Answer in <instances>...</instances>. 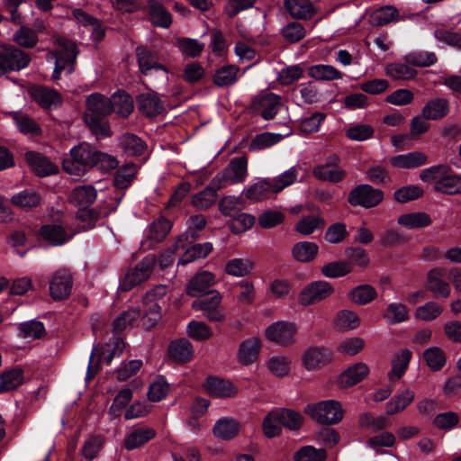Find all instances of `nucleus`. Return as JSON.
<instances>
[{
	"label": "nucleus",
	"mask_w": 461,
	"mask_h": 461,
	"mask_svg": "<svg viewBox=\"0 0 461 461\" xmlns=\"http://www.w3.org/2000/svg\"><path fill=\"white\" fill-rule=\"evenodd\" d=\"M20 336L27 339H41L45 335V329L42 322L38 321H30L19 325Z\"/></svg>",
	"instance_id": "nucleus-58"
},
{
	"label": "nucleus",
	"mask_w": 461,
	"mask_h": 461,
	"mask_svg": "<svg viewBox=\"0 0 461 461\" xmlns=\"http://www.w3.org/2000/svg\"><path fill=\"white\" fill-rule=\"evenodd\" d=\"M332 359L331 351L325 347H311L302 357L307 370H314L328 365Z\"/></svg>",
	"instance_id": "nucleus-14"
},
{
	"label": "nucleus",
	"mask_w": 461,
	"mask_h": 461,
	"mask_svg": "<svg viewBox=\"0 0 461 461\" xmlns=\"http://www.w3.org/2000/svg\"><path fill=\"white\" fill-rule=\"evenodd\" d=\"M445 276L444 269L436 268L429 272L427 278V288L435 296L447 298L450 294V286L442 277Z\"/></svg>",
	"instance_id": "nucleus-23"
},
{
	"label": "nucleus",
	"mask_w": 461,
	"mask_h": 461,
	"mask_svg": "<svg viewBox=\"0 0 461 461\" xmlns=\"http://www.w3.org/2000/svg\"><path fill=\"white\" fill-rule=\"evenodd\" d=\"M139 109L147 116H156L164 110V104L155 93H144L137 99Z\"/></svg>",
	"instance_id": "nucleus-24"
},
{
	"label": "nucleus",
	"mask_w": 461,
	"mask_h": 461,
	"mask_svg": "<svg viewBox=\"0 0 461 461\" xmlns=\"http://www.w3.org/2000/svg\"><path fill=\"white\" fill-rule=\"evenodd\" d=\"M73 279L69 270H57L50 282V296L55 301L66 300L71 294Z\"/></svg>",
	"instance_id": "nucleus-10"
},
{
	"label": "nucleus",
	"mask_w": 461,
	"mask_h": 461,
	"mask_svg": "<svg viewBox=\"0 0 461 461\" xmlns=\"http://www.w3.org/2000/svg\"><path fill=\"white\" fill-rule=\"evenodd\" d=\"M408 317L406 306L397 303H390L384 313V318L386 319L390 324L402 322L406 321Z\"/></svg>",
	"instance_id": "nucleus-64"
},
{
	"label": "nucleus",
	"mask_w": 461,
	"mask_h": 461,
	"mask_svg": "<svg viewBox=\"0 0 461 461\" xmlns=\"http://www.w3.org/2000/svg\"><path fill=\"white\" fill-rule=\"evenodd\" d=\"M319 251L317 244L309 241L297 242L292 249L294 258L299 262L308 263L312 261Z\"/></svg>",
	"instance_id": "nucleus-38"
},
{
	"label": "nucleus",
	"mask_w": 461,
	"mask_h": 461,
	"mask_svg": "<svg viewBox=\"0 0 461 461\" xmlns=\"http://www.w3.org/2000/svg\"><path fill=\"white\" fill-rule=\"evenodd\" d=\"M167 352L169 358L178 364L187 363L194 357V348L186 339L172 341L168 346Z\"/></svg>",
	"instance_id": "nucleus-18"
},
{
	"label": "nucleus",
	"mask_w": 461,
	"mask_h": 461,
	"mask_svg": "<svg viewBox=\"0 0 461 461\" xmlns=\"http://www.w3.org/2000/svg\"><path fill=\"white\" fill-rule=\"evenodd\" d=\"M77 54L78 50L75 43L67 39L58 38L56 40L55 50L51 52L55 59L52 78L59 79L62 73L71 74L75 68Z\"/></svg>",
	"instance_id": "nucleus-3"
},
{
	"label": "nucleus",
	"mask_w": 461,
	"mask_h": 461,
	"mask_svg": "<svg viewBox=\"0 0 461 461\" xmlns=\"http://www.w3.org/2000/svg\"><path fill=\"white\" fill-rule=\"evenodd\" d=\"M295 333V325L285 321L275 322L266 330V337L283 347L294 343Z\"/></svg>",
	"instance_id": "nucleus-12"
},
{
	"label": "nucleus",
	"mask_w": 461,
	"mask_h": 461,
	"mask_svg": "<svg viewBox=\"0 0 461 461\" xmlns=\"http://www.w3.org/2000/svg\"><path fill=\"white\" fill-rule=\"evenodd\" d=\"M304 412L313 420L322 425L337 424L344 417L342 406L336 400H326L308 404L304 409Z\"/></svg>",
	"instance_id": "nucleus-4"
},
{
	"label": "nucleus",
	"mask_w": 461,
	"mask_h": 461,
	"mask_svg": "<svg viewBox=\"0 0 461 461\" xmlns=\"http://www.w3.org/2000/svg\"><path fill=\"white\" fill-rule=\"evenodd\" d=\"M143 316L142 325L145 329L149 330L156 326L161 319V306L158 302H149L143 298Z\"/></svg>",
	"instance_id": "nucleus-34"
},
{
	"label": "nucleus",
	"mask_w": 461,
	"mask_h": 461,
	"mask_svg": "<svg viewBox=\"0 0 461 461\" xmlns=\"http://www.w3.org/2000/svg\"><path fill=\"white\" fill-rule=\"evenodd\" d=\"M311 77L319 81L337 80L342 77V73L330 65H313L308 68Z\"/></svg>",
	"instance_id": "nucleus-42"
},
{
	"label": "nucleus",
	"mask_w": 461,
	"mask_h": 461,
	"mask_svg": "<svg viewBox=\"0 0 461 461\" xmlns=\"http://www.w3.org/2000/svg\"><path fill=\"white\" fill-rule=\"evenodd\" d=\"M104 440L101 436L92 435L84 443L81 448V455L92 461L95 459L103 448Z\"/></svg>",
	"instance_id": "nucleus-60"
},
{
	"label": "nucleus",
	"mask_w": 461,
	"mask_h": 461,
	"mask_svg": "<svg viewBox=\"0 0 461 461\" xmlns=\"http://www.w3.org/2000/svg\"><path fill=\"white\" fill-rule=\"evenodd\" d=\"M221 302L220 293L212 290L206 296L194 301L192 307L196 311H202L208 321L221 322L224 321Z\"/></svg>",
	"instance_id": "nucleus-8"
},
{
	"label": "nucleus",
	"mask_w": 461,
	"mask_h": 461,
	"mask_svg": "<svg viewBox=\"0 0 461 461\" xmlns=\"http://www.w3.org/2000/svg\"><path fill=\"white\" fill-rule=\"evenodd\" d=\"M138 167L132 163H127L122 167L114 176V185L117 188L124 189L131 185L136 176Z\"/></svg>",
	"instance_id": "nucleus-54"
},
{
	"label": "nucleus",
	"mask_w": 461,
	"mask_h": 461,
	"mask_svg": "<svg viewBox=\"0 0 461 461\" xmlns=\"http://www.w3.org/2000/svg\"><path fill=\"white\" fill-rule=\"evenodd\" d=\"M414 400V392L406 389L402 393L394 395L386 403V413L393 415L405 410V408Z\"/></svg>",
	"instance_id": "nucleus-41"
},
{
	"label": "nucleus",
	"mask_w": 461,
	"mask_h": 461,
	"mask_svg": "<svg viewBox=\"0 0 461 461\" xmlns=\"http://www.w3.org/2000/svg\"><path fill=\"white\" fill-rule=\"evenodd\" d=\"M118 161L111 155L97 150L87 142L74 146L62 161L63 169L72 176L80 177L94 167L103 170L116 167Z\"/></svg>",
	"instance_id": "nucleus-1"
},
{
	"label": "nucleus",
	"mask_w": 461,
	"mask_h": 461,
	"mask_svg": "<svg viewBox=\"0 0 461 461\" xmlns=\"http://www.w3.org/2000/svg\"><path fill=\"white\" fill-rule=\"evenodd\" d=\"M334 289L326 281H316L305 286L299 295V302L302 305H312L329 297Z\"/></svg>",
	"instance_id": "nucleus-11"
},
{
	"label": "nucleus",
	"mask_w": 461,
	"mask_h": 461,
	"mask_svg": "<svg viewBox=\"0 0 461 461\" xmlns=\"http://www.w3.org/2000/svg\"><path fill=\"white\" fill-rule=\"evenodd\" d=\"M369 374V368L365 363H357L348 367L339 377L340 388H348L364 380Z\"/></svg>",
	"instance_id": "nucleus-16"
},
{
	"label": "nucleus",
	"mask_w": 461,
	"mask_h": 461,
	"mask_svg": "<svg viewBox=\"0 0 461 461\" xmlns=\"http://www.w3.org/2000/svg\"><path fill=\"white\" fill-rule=\"evenodd\" d=\"M220 189L222 188L214 186L212 180L207 187L193 196L192 204L200 210L210 208L216 202L217 191Z\"/></svg>",
	"instance_id": "nucleus-36"
},
{
	"label": "nucleus",
	"mask_w": 461,
	"mask_h": 461,
	"mask_svg": "<svg viewBox=\"0 0 461 461\" xmlns=\"http://www.w3.org/2000/svg\"><path fill=\"white\" fill-rule=\"evenodd\" d=\"M73 16L80 24L90 29L91 37L94 41H99L103 39L104 36V30L96 19L84 13L80 9L74 10Z\"/></svg>",
	"instance_id": "nucleus-33"
},
{
	"label": "nucleus",
	"mask_w": 461,
	"mask_h": 461,
	"mask_svg": "<svg viewBox=\"0 0 461 461\" xmlns=\"http://www.w3.org/2000/svg\"><path fill=\"white\" fill-rule=\"evenodd\" d=\"M385 74L396 80H410L416 77L417 71L405 63L392 62L385 66Z\"/></svg>",
	"instance_id": "nucleus-40"
},
{
	"label": "nucleus",
	"mask_w": 461,
	"mask_h": 461,
	"mask_svg": "<svg viewBox=\"0 0 461 461\" xmlns=\"http://www.w3.org/2000/svg\"><path fill=\"white\" fill-rule=\"evenodd\" d=\"M25 158L32 170L39 176H47L58 172V167L39 153L26 152Z\"/></svg>",
	"instance_id": "nucleus-20"
},
{
	"label": "nucleus",
	"mask_w": 461,
	"mask_h": 461,
	"mask_svg": "<svg viewBox=\"0 0 461 461\" xmlns=\"http://www.w3.org/2000/svg\"><path fill=\"white\" fill-rule=\"evenodd\" d=\"M275 412L281 423V426L291 430H297L301 428L303 419L298 412L289 409H278L275 410Z\"/></svg>",
	"instance_id": "nucleus-52"
},
{
	"label": "nucleus",
	"mask_w": 461,
	"mask_h": 461,
	"mask_svg": "<svg viewBox=\"0 0 461 461\" xmlns=\"http://www.w3.org/2000/svg\"><path fill=\"white\" fill-rule=\"evenodd\" d=\"M248 175V162L244 157L232 158L221 173L212 178V185L224 188L245 181Z\"/></svg>",
	"instance_id": "nucleus-5"
},
{
	"label": "nucleus",
	"mask_w": 461,
	"mask_h": 461,
	"mask_svg": "<svg viewBox=\"0 0 461 461\" xmlns=\"http://www.w3.org/2000/svg\"><path fill=\"white\" fill-rule=\"evenodd\" d=\"M113 112L122 117H127L133 111L132 98L126 93H116L111 98Z\"/></svg>",
	"instance_id": "nucleus-50"
},
{
	"label": "nucleus",
	"mask_w": 461,
	"mask_h": 461,
	"mask_svg": "<svg viewBox=\"0 0 461 461\" xmlns=\"http://www.w3.org/2000/svg\"><path fill=\"white\" fill-rule=\"evenodd\" d=\"M327 452L324 448H315L312 446H305L298 449L294 456V461H325Z\"/></svg>",
	"instance_id": "nucleus-56"
},
{
	"label": "nucleus",
	"mask_w": 461,
	"mask_h": 461,
	"mask_svg": "<svg viewBox=\"0 0 461 461\" xmlns=\"http://www.w3.org/2000/svg\"><path fill=\"white\" fill-rule=\"evenodd\" d=\"M30 60L29 55L14 46H0V76L26 68Z\"/></svg>",
	"instance_id": "nucleus-7"
},
{
	"label": "nucleus",
	"mask_w": 461,
	"mask_h": 461,
	"mask_svg": "<svg viewBox=\"0 0 461 461\" xmlns=\"http://www.w3.org/2000/svg\"><path fill=\"white\" fill-rule=\"evenodd\" d=\"M140 312L138 309H128L122 312L113 322V329L115 333L123 331L127 327L140 317Z\"/></svg>",
	"instance_id": "nucleus-63"
},
{
	"label": "nucleus",
	"mask_w": 461,
	"mask_h": 461,
	"mask_svg": "<svg viewBox=\"0 0 461 461\" xmlns=\"http://www.w3.org/2000/svg\"><path fill=\"white\" fill-rule=\"evenodd\" d=\"M205 388L213 397H233L238 393V388L231 382L213 376L206 379Z\"/></svg>",
	"instance_id": "nucleus-19"
},
{
	"label": "nucleus",
	"mask_w": 461,
	"mask_h": 461,
	"mask_svg": "<svg viewBox=\"0 0 461 461\" xmlns=\"http://www.w3.org/2000/svg\"><path fill=\"white\" fill-rule=\"evenodd\" d=\"M11 202L17 207L29 209L38 206L41 202V197L34 191L24 190L13 195Z\"/></svg>",
	"instance_id": "nucleus-51"
},
{
	"label": "nucleus",
	"mask_w": 461,
	"mask_h": 461,
	"mask_svg": "<svg viewBox=\"0 0 461 461\" xmlns=\"http://www.w3.org/2000/svg\"><path fill=\"white\" fill-rule=\"evenodd\" d=\"M120 145L126 156L139 157L144 154L147 149L146 143L138 136L131 133L124 134Z\"/></svg>",
	"instance_id": "nucleus-31"
},
{
	"label": "nucleus",
	"mask_w": 461,
	"mask_h": 461,
	"mask_svg": "<svg viewBox=\"0 0 461 461\" xmlns=\"http://www.w3.org/2000/svg\"><path fill=\"white\" fill-rule=\"evenodd\" d=\"M156 436L155 429L151 428H139L130 433L124 439V447L128 450L140 447Z\"/></svg>",
	"instance_id": "nucleus-30"
},
{
	"label": "nucleus",
	"mask_w": 461,
	"mask_h": 461,
	"mask_svg": "<svg viewBox=\"0 0 461 461\" xmlns=\"http://www.w3.org/2000/svg\"><path fill=\"white\" fill-rule=\"evenodd\" d=\"M253 106L264 119L270 120L279 110L280 96L273 93L263 92L254 99Z\"/></svg>",
	"instance_id": "nucleus-13"
},
{
	"label": "nucleus",
	"mask_w": 461,
	"mask_h": 461,
	"mask_svg": "<svg viewBox=\"0 0 461 461\" xmlns=\"http://www.w3.org/2000/svg\"><path fill=\"white\" fill-rule=\"evenodd\" d=\"M240 68L236 66H226L218 69L213 82L218 86H227L235 83L239 78Z\"/></svg>",
	"instance_id": "nucleus-55"
},
{
	"label": "nucleus",
	"mask_w": 461,
	"mask_h": 461,
	"mask_svg": "<svg viewBox=\"0 0 461 461\" xmlns=\"http://www.w3.org/2000/svg\"><path fill=\"white\" fill-rule=\"evenodd\" d=\"M449 102L445 98L429 100L422 108L421 114L427 120H440L449 113Z\"/></svg>",
	"instance_id": "nucleus-25"
},
{
	"label": "nucleus",
	"mask_w": 461,
	"mask_h": 461,
	"mask_svg": "<svg viewBox=\"0 0 461 461\" xmlns=\"http://www.w3.org/2000/svg\"><path fill=\"white\" fill-rule=\"evenodd\" d=\"M430 216L424 212H415L401 215L397 222L405 229H422L431 223Z\"/></svg>",
	"instance_id": "nucleus-28"
},
{
	"label": "nucleus",
	"mask_w": 461,
	"mask_h": 461,
	"mask_svg": "<svg viewBox=\"0 0 461 461\" xmlns=\"http://www.w3.org/2000/svg\"><path fill=\"white\" fill-rule=\"evenodd\" d=\"M285 6L295 19H306L313 13V6L309 0H285Z\"/></svg>",
	"instance_id": "nucleus-39"
},
{
	"label": "nucleus",
	"mask_w": 461,
	"mask_h": 461,
	"mask_svg": "<svg viewBox=\"0 0 461 461\" xmlns=\"http://www.w3.org/2000/svg\"><path fill=\"white\" fill-rule=\"evenodd\" d=\"M125 344L123 340L120 338H115L101 348H95L91 354L86 379H93L98 371L97 366H94L93 364L95 357H97L98 362H104L108 365L112 362L113 357L122 353Z\"/></svg>",
	"instance_id": "nucleus-6"
},
{
	"label": "nucleus",
	"mask_w": 461,
	"mask_h": 461,
	"mask_svg": "<svg viewBox=\"0 0 461 461\" xmlns=\"http://www.w3.org/2000/svg\"><path fill=\"white\" fill-rule=\"evenodd\" d=\"M149 14L155 25L167 28L171 23V15L166 8L156 0L149 1Z\"/></svg>",
	"instance_id": "nucleus-44"
},
{
	"label": "nucleus",
	"mask_w": 461,
	"mask_h": 461,
	"mask_svg": "<svg viewBox=\"0 0 461 461\" xmlns=\"http://www.w3.org/2000/svg\"><path fill=\"white\" fill-rule=\"evenodd\" d=\"M43 30V25H39L36 31H33L27 27H21L14 34V40L21 47L32 48L38 42L37 32H42Z\"/></svg>",
	"instance_id": "nucleus-48"
},
{
	"label": "nucleus",
	"mask_w": 461,
	"mask_h": 461,
	"mask_svg": "<svg viewBox=\"0 0 461 461\" xmlns=\"http://www.w3.org/2000/svg\"><path fill=\"white\" fill-rule=\"evenodd\" d=\"M240 429L239 422L234 419H220L213 427V434L216 438L229 440L234 438Z\"/></svg>",
	"instance_id": "nucleus-35"
},
{
	"label": "nucleus",
	"mask_w": 461,
	"mask_h": 461,
	"mask_svg": "<svg viewBox=\"0 0 461 461\" xmlns=\"http://www.w3.org/2000/svg\"><path fill=\"white\" fill-rule=\"evenodd\" d=\"M339 161V158L338 156H331L325 165L314 168L313 175L323 181L336 183L342 180L345 176V172L337 167Z\"/></svg>",
	"instance_id": "nucleus-17"
},
{
	"label": "nucleus",
	"mask_w": 461,
	"mask_h": 461,
	"mask_svg": "<svg viewBox=\"0 0 461 461\" xmlns=\"http://www.w3.org/2000/svg\"><path fill=\"white\" fill-rule=\"evenodd\" d=\"M303 69L300 65L283 68L276 76L277 82L282 86H289L302 78Z\"/></svg>",
	"instance_id": "nucleus-62"
},
{
	"label": "nucleus",
	"mask_w": 461,
	"mask_h": 461,
	"mask_svg": "<svg viewBox=\"0 0 461 461\" xmlns=\"http://www.w3.org/2000/svg\"><path fill=\"white\" fill-rule=\"evenodd\" d=\"M434 189L447 194H461V176L447 171L443 178L434 185Z\"/></svg>",
	"instance_id": "nucleus-37"
},
{
	"label": "nucleus",
	"mask_w": 461,
	"mask_h": 461,
	"mask_svg": "<svg viewBox=\"0 0 461 461\" xmlns=\"http://www.w3.org/2000/svg\"><path fill=\"white\" fill-rule=\"evenodd\" d=\"M215 284V276L209 271L197 272L188 282L185 292L190 296L206 293Z\"/></svg>",
	"instance_id": "nucleus-15"
},
{
	"label": "nucleus",
	"mask_w": 461,
	"mask_h": 461,
	"mask_svg": "<svg viewBox=\"0 0 461 461\" xmlns=\"http://www.w3.org/2000/svg\"><path fill=\"white\" fill-rule=\"evenodd\" d=\"M71 199L78 206L86 208L95 201L96 191L91 185L78 186L73 190Z\"/></svg>",
	"instance_id": "nucleus-53"
},
{
	"label": "nucleus",
	"mask_w": 461,
	"mask_h": 461,
	"mask_svg": "<svg viewBox=\"0 0 461 461\" xmlns=\"http://www.w3.org/2000/svg\"><path fill=\"white\" fill-rule=\"evenodd\" d=\"M423 358L432 371H439L446 365L447 357L444 350L438 347H431L423 352Z\"/></svg>",
	"instance_id": "nucleus-49"
},
{
	"label": "nucleus",
	"mask_w": 461,
	"mask_h": 461,
	"mask_svg": "<svg viewBox=\"0 0 461 461\" xmlns=\"http://www.w3.org/2000/svg\"><path fill=\"white\" fill-rule=\"evenodd\" d=\"M398 10L387 5L375 10L371 15V23L374 25L381 26L396 21L398 18Z\"/></svg>",
	"instance_id": "nucleus-59"
},
{
	"label": "nucleus",
	"mask_w": 461,
	"mask_h": 461,
	"mask_svg": "<svg viewBox=\"0 0 461 461\" xmlns=\"http://www.w3.org/2000/svg\"><path fill=\"white\" fill-rule=\"evenodd\" d=\"M404 60L416 67H429L435 64L438 59L431 51H412L404 56Z\"/></svg>",
	"instance_id": "nucleus-57"
},
{
	"label": "nucleus",
	"mask_w": 461,
	"mask_h": 461,
	"mask_svg": "<svg viewBox=\"0 0 461 461\" xmlns=\"http://www.w3.org/2000/svg\"><path fill=\"white\" fill-rule=\"evenodd\" d=\"M411 358V352L403 348L400 350L393 357L392 361V370L388 373V378L390 381L399 380L405 373L410 360Z\"/></svg>",
	"instance_id": "nucleus-32"
},
{
	"label": "nucleus",
	"mask_w": 461,
	"mask_h": 461,
	"mask_svg": "<svg viewBox=\"0 0 461 461\" xmlns=\"http://www.w3.org/2000/svg\"><path fill=\"white\" fill-rule=\"evenodd\" d=\"M428 162V157L420 151H412L406 154L394 156L390 158L392 166L402 169H411L421 167Z\"/></svg>",
	"instance_id": "nucleus-21"
},
{
	"label": "nucleus",
	"mask_w": 461,
	"mask_h": 461,
	"mask_svg": "<svg viewBox=\"0 0 461 461\" xmlns=\"http://www.w3.org/2000/svg\"><path fill=\"white\" fill-rule=\"evenodd\" d=\"M348 296L352 302L359 305H365L374 301L377 296V293L372 285H362L353 288Z\"/></svg>",
	"instance_id": "nucleus-46"
},
{
	"label": "nucleus",
	"mask_w": 461,
	"mask_h": 461,
	"mask_svg": "<svg viewBox=\"0 0 461 461\" xmlns=\"http://www.w3.org/2000/svg\"><path fill=\"white\" fill-rule=\"evenodd\" d=\"M383 197L382 191L375 189L369 185H360L350 192L348 202L354 206L371 208L377 205Z\"/></svg>",
	"instance_id": "nucleus-9"
},
{
	"label": "nucleus",
	"mask_w": 461,
	"mask_h": 461,
	"mask_svg": "<svg viewBox=\"0 0 461 461\" xmlns=\"http://www.w3.org/2000/svg\"><path fill=\"white\" fill-rule=\"evenodd\" d=\"M270 193H274V186L269 178L259 179L242 191V194L253 202H258L267 198Z\"/></svg>",
	"instance_id": "nucleus-26"
},
{
	"label": "nucleus",
	"mask_w": 461,
	"mask_h": 461,
	"mask_svg": "<svg viewBox=\"0 0 461 461\" xmlns=\"http://www.w3.org/2000/svg\"><path fill=\"white\" fill-rule=\"evenodd\" d=\"M86 104L84 119L91 131L98 138L109 136L110 128L104 118L113 112L111 99L95 93L87 96Z\"/></svg>",
	"instance_id": "nucleus-2"
},
{
	"label": "nucleus",
	"mask_w": 461,
	"mask_h": 461,
	"mask_svg": "<svg viewBox=\"0 0 461 461\" xmlns=\"http://www.w3.org/2000/svg\"><path fill=\"white\" fill-rule=\"evenodd\" d=\"M212 249V245L209 242L195 244L186 249L185 255L179 259V264L186 265L197 258L207 257Z\"/></svg>",
	"instance_id": "nucleus-61"
},
{
	"label": "nucleus",
	"mask_w": 461,
	"mask_h": 461,
	"mask_svg": "<svg viewBox=\"0 0 461 461\" xmlns=\"http://www.w3.org/2000/svg\"><path fill=\"white\" fill-rule=\"evenodd\" d=\"M32 97L42 107H56L61 103L59 93L55 90L44 87H33L31 90Z\"/></svg>",
	"instance_id": "nucleus-29"
},
{
	"label": "nucleus",
	"mask_w": 461,
	"mask_h": 461,
	"mask_svg": "<svg viewBox=\"0 0 461 461\" xmlns=\"http://www.w3.org/2000/svg\"><path fill=\"white\" fill-rule=\"evenodd\" d=\"M254 263L249 258H233L225 265V272L232 276L243 277L251 273Z\"/></svg>",
	"instance_id": "nucleus-43"
},
{
	"label": "nucleus",
	"mask_w": 461,
	"mask_h": 461,
	"mask_svg": "<svg viewBox=\"0 0 461 461\" xmlns=\"http://www.w3.org/2000/svg\"><path fill=\"white\" fill-rule=\"evenodd\" d=\"M353 270L352 264L345 260L332 261L324 265L321 272L329 278H337L344 276Z\"/></svg>",
	"instance_id": "nucleus-45"
},
{
	"label": "nucleus",
	"mask_w": 461,
	"mask_h": 461,
	"mask_svg": "<svg viewBox=\"0 0 461 461\" xmlns=\"http://www.w3.org/2000/svg\"><path fill=\"white\" fill-rule=\"evenodd\" d=\"M23 370L19 368L4 372L0 376V393L16 389L23 384Z\"/></svg>",
	"instance_id": "nucleus-47"
},
{
	"label": "nucleus",
	"mask_w": 461,
	"mask_h": 461,
	"mask_svg": "<svg viewBox=\"0 0 461 461\" xmlns=\"http://www.w3.org/2000/svg\"><path fill=\"white\" fill-rule=\"evenodd\" d=\"M260 346V339L257 337L242 341L238 350L239 362L244 366L255 362L258 357Z\"/></svg>",
	"instance_id": "nucleus-22"
},
{
	"label": "nucleus",
	"mask_w": 461,
	"mask_h": 461,
	"mask_svg": "<svg viewBox=\"0 0 461 461\" xmlns=\"http://www.w3.org/2000/svg\"><path fill=\"white\" fill-rule=\"evenodd\" d=\"M137 59L141 74L148 75L152 69L160 70L163 72L164 77L167 78V69L158 64V58L149 50L140 47L137 48Z\"/></svg>",
	"instance_id": "nucleus-27"
}]
</instances>
